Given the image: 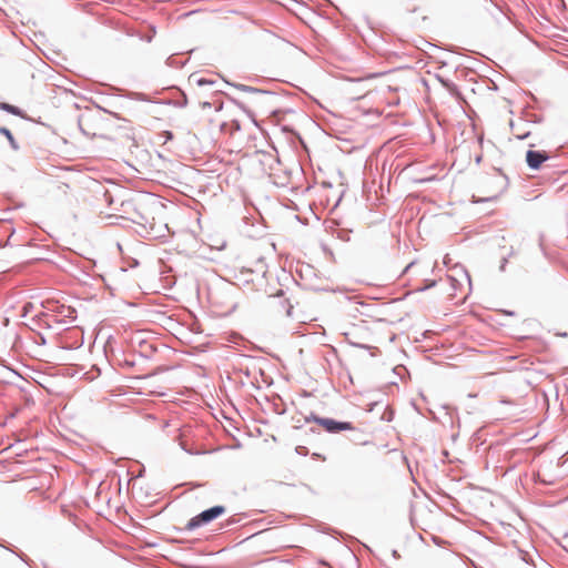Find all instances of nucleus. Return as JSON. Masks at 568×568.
I'll use <instances>...</instances> for the list:
<instances>
[{
    "label": "nucleus",
    "mask_w": 568,
    "mask_h": 568,
    "mask_svg": "<svg viewBox=\"0 0 568 568\" xmlns=\"http://www.w3.org/2000/svg\"><path fill=\"white\" fill-rule=\"evenodd\" d=\"M38 317L41 325L47 328H53L55 324H63L64 321L59 318L58 315H50L44 312H40L36 315Z\"/></svg>",
    "instance_id": "5"
},
{
    "label": "nucleus",
    "mask_w": 568,
    "mask_h": 568,
    "mask_svg": "<svg viewBox=\"0 0 568 568\" xmlns=\"http://www.w3.org/2000/svg\"><path fill=\"white\" fill-rule=\"evenodd\" d=\"M301 446H297V453H303V449H301Z\"/></svg>",
    "instance_id": "19"
},
{
    "label": "nucleus",
    "mask_w": 568,
    "mask_h": 568,
    "mask_svg": "<svg viewBox=\"0 0 568 568\" xmlns=\"http://www.w3.org/2000/svg\"><path fill=\"white\" fill-rule=\"evenodd\" d=\"M337 237L342 239L344 241H348L349 240L348 234L345 231H343V230L338 232Z\"/></svg>",
    "instance_id": "12"
},
{
    "label": "nucleus",
    "mask_w": 568,
    "mask_h": 568,
    "mask_svg": "<svg viewBox=\"0 0 568 568\" xmlns=\"http://www.w3.org/2000/svg\"><path fill=\"white\" fill-rule=\"evenodd\" d=\"M435 285H436V281H430L426 286L422 287L420 290L424 291V290L430 288Z\"/></svg>",
    "instance_id": "13"
},
{
    "label": "nucleus",
    "mask_w": 568,
    "mask_h": 568,
    "mask_svg": "<svg viewBox=\"0 0 568 568\" xmlns=\"http://www.w3.org/2000/svg\"><path fill=\"white\" fill-rule=\"evenodd\" d=\"M0 134L4 135L6 139L8 140L10 146L12 148V150L14 151H18L19 150V144L18 142L16 141L14 136L12 135L11 131L4 126H0Z\"/></svg>",
    "instance_id": "6"
},
{
    "label": "nucleus",
    "mask_w": 568,
    "mask_h": 568,
    "mask_svg": "<svg viewBox=\"0 0 568 568\" xmlns=\"http://www.w3.org/2000/svg\"><path fill=\"white\" fill-rule=\"evenodd\" d=\"M234 87L236 90L252 94V102L255 104H261L265 97L272 95L273 93L268 90L257 89L251 85L242 84V83H229Z\"/></svg>",
    "instance_id": "3"
},
{
    "label": "nucleus",
    "mask_w": 568,
    "mask_h": 568,
    "mask_svg": "<svg viewBox=\"0 0 568 568\" xmlns=\"http://www.w3.org/2000/svg\"><path fill=\"white\" fill-rule=\"evenodd\" d=\"M306 420L307 422L314 420L315 423H317L318 425L324 427V429L331 434H336V433H339L343 430H353L354 429L353 424L349 422H338V420H335L332 418L317 417L315 415H312L311 417L306 418Z\"/></svg>",
    "instance_id": "2"
},
{
    "label": "nucleus",
    "mask_w": 568,
    "mask_h": 568,
    "mask_svg": "<svg viewBox=\"0 0 568 568\" xmlns=\"http://www.w3.org/2000/svg\"><path fill=\"white\" fill-rule=\"evenodd\" d=\"M506 264H507V258H503L500 267H499L500 271H505Z\"/></svg>",
    "instance_id": "14"
},
{
    "label": "nucleus",
    "mask_w": 568,
    "mask_h": 568,
    "mask_svg": "<svg viewBox=\"0 0 568 568\" xmlns=\"http://www.w3.org/2000/svg\"><path fill=\"white\" fill-rule=\"evenodd\" d=\"M129 97L136 101H149L148 97L141 92H131Z\"/></svg>",
    "instance_id": "9"
},
{
    "label": "nucleus",
    "mask_w": 568,
    "mask_h": 568,
    "mask_svg": "<svg viewBox=\"0 0 568 568\" xmlns=\"http://www.w3.org/2000/svg\"><path fill=\"white\" fill-rule=\"evenodd\" d=\"M84 121H85V116L84 115H80L78 118V125H79V129L80 131L84 134V135H90L91 133L85 129L84 126Z\"/></svg>",
    "instance_id": "8"
},
{
    "label": "nucleus",
    "mask_w": 568,
    "mask_h": 568,
    "mask_svg": "<svg viewBox=\"0 0 568 568\" xmlns=\"http://www.w3.org/2000/svg\"><path fill=\"white\" fill-rule=\"evenodd\" d=\"M292 310H293V306H292V305H288V306H287V310H286V315H287V316H291V314H292Z\"/></svg>",
    "instance_id": "15"
},
{
    "label": "nucleus",
    "mask_w": 568,
    "mask_h": 568,
    "mask_svg": "<svg viewBox=\"0 0 568 568\" xmlns=\"http://www.w3.org/2000/svg\"><path fill=\"white\" fill-rule=\"evenodd\" d=\"M214 83H215L214 80H210V79H205V78H200L196 80V84L199 87L213 85Z\"/></svg>",
    "instance_id": "10"
},
{
    "label": "nucleus",
    "mask_w": 568,
    "mask_h": 568,
    "mask_svg": "<svg viewBox=\"0 0 568 568\" xmlns=\"http://www.w3.org/2000/svg\"><path fill=\"white\" fill-rule=\"evenodd\" d=\"M476 568H478V567H476Z\"/></svg>",
    "instance_id": "20"
},
{
    "label": "nucleus",
    "mask_w": 568,
    "mask_h": 568,
    "mask_svg": "<svg viewBox=\"0 0 568 568\" xmlns=\"http://www.w3.org/2000/svg\"><path fill=\"white\" fill-rule=\"evenodd\" d=\"M548 159L549 156L545 151L528 150L526 153V162L531 170H538Z\"/></svg>",
    "instance_id": "4"
},
{
    "label": "nucleus",
    "mask_w": 568,
    "mask_h": 568,
    "mask_svg": "<svg viewBox=\"0 0 568 568\" xmlns=\"http://www.w3.org/2000/svg\"><path fill=\"white\" fill-rule=\"evenodd\" d=\"M442 82H443V84H444L445 87H447V88H449V87H450V84H449L447 81H442Z\"/></svg>",
    "instance_id": "16"
},
{
    "label": "nucleus",
    "mask_w": 568,
    "mask_h": 568,
    "mask_svg": "<svg viewBox=\"0 0 568 568\" xmlns=\"http://www.w3.org/2000/svg\"><path fill=\"white\" fill-rule=\"evenodd\" d=\"M463 272H464L465 276L469 280L468 273L465 270H463Z\"/></svg>",
    "instance_id": "17"
},
{
    "label": "nucleus",
    "mask_w": 568,
    "mask_h": 568,
    "mask_svg": "<svg viewBox=\"0 0 568 568\" xmlns=\"http://www.w3.org/2000/svg\"><path fill=\"white\" fill-rule=\"evenodd\" d=\"M225 513V507L217 505L203 510L195 517L191 518L186 525V529L194 530L203 525H206Z\"/></svg>",
    "instance_id": "1"
},
{
    "label": "nucleus",
    "mask_w": 568,
    "mask_h": 568,
    "mask_svg": "<svg viewBox=\"0 0 568 568\" xmlns=\"http://www.w3.org/2000/svg\"><path fill=\"white\" fill-rule=\"evenodd\" d=\"M0 109L6 111V112H8V113H10V114L22 116L21 109H19L16 105H12V104H9V103H6V102H0Z\"/></svg>",
    "instance_id": "7"
},
{
    "label": "nucleus",
    "mask_w": 568,
    "mask_h": 568,
    "mask_svg": "<svg viewBox=\"0 0 568 568\" xmlns=\"http://www.w3.org/2000/svg\"><path fill=\"white\" fill-rule=\"evenodd\" d=\"M301 446H297V453H303V449H301Z\"/></svg>",
    "instance_id": "18"
},
{
    "label": "nucleus",
    "mask_w": 568,
    "mask_h": 568,
    "mask_svg": "<svg viewBox=\"0 0 568 568\" xmlns=\"http://www.w3.org/2000/svg\"><path fill=\"white\" fill-rule=\"evenodd\" d=\"M34 308V305L32 303H26L23 306H22V316H28V314H30Z\"/></svg>",
    "instance_id": "11"
}]
</instances>
